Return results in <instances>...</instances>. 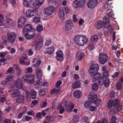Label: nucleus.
Segmentation results:
<instances>
[{"mask_svg": "<svg viewBox=\"0 0 123 123\" xmlns=\"http://www.w3.org/2000/svg\"><path fill=\"white\" fill-rule=\"evenodd\" d=\"M87 39L86 37L83 35V37H82V39L80 40V42L78 44V45L82 46L87 43Z\"/></svg>", "mask_w": 123, "mask_h": 123, "instance_id": "nucleus-17", "label": "nucleus"}, {"mask_svg": "<svg viewBox=\"0 0 123 123\" xmlns=\"http://www.w3.org/2000/svg\"><path fill=\"white\" fill-rule=\"evenodd\" d=\"M21 94L20 91L18 89H15L13 90V92H12L11 97L13 98H17Z\"/></svg>", "mask_w": 123, "mask_h": 123, "instance_id": "nucleus-15", "label": "nucleus"}, {"mask_svg": "<svg viewBox=\"0 0 123 123\" xmlns=\"http://www.w3.org/2000/svg\"><path fill=\"white\" fill-rule=\"evenodd\" d=\"M92 90L95 91H97L98 89V84L97 83H94L92 86Z\"/></svg>", "mask_w": 123, "mask_h": 123, "instance_id": "nucleus-35", "label": "nucleus"}, {"mask_svg": "<svg viewBox=\"0 0 123 123\" xmlns=\"http://www.w3.org/2000/svg\"><path fill=\"white\" fill-rule=\"evenodd\" d=\"M82 92L79 90H76L73 93L74 96L77 98H79L82 95Z\"/></svg>", "mask_w": 123, "mask_h": 123, "instance_id": "nucleus-27", "label": "nucleus"}, {"mask_svg": "<svg viewBox=\"0 0 123 123\" xmlns=\"http://www.w3.org/2000/svg\"><path fill=\"white\" fill-rule=\"evenodd\" d=\"M13 68L16 70L19 69L18 65L17 64H14L13 66Z\"/></svg>", "mask_w": 123, "mask_h": 123, "instance_id": "nucleus-62", "label": "nucleus"}, {"mask_svg": "<svg viewBox=\"0 0 123 123\" xmlns=\"http://www.w3.org/2000/svg\"><path fill=\"white\" fill-rule=\"evenodd\" d=\"M103 21L99 20L97 21L95 24V26L97 29H99L102 28L105 25V27L107 23L110 21V18L105 16L103 18Z\"/></svg>", "mask_w": 123, "mask_h": 123, "instance_id": "nucleus-1", "label": "nucleus"}, {"mask_svg": "<svg viewBox=\"0 0 123 123\" xmlns=\"http://www.w3.org/2000/svg\"><path fill=\"white\" fill-rule=\"evenodd\" d=\"M74 107V105L73 103H72L70 106L68 105H66V103L65 105V108L66 111L68 112H70L72 110Z\"/></svg>", "mask_w": 123, "mask_h": 123, "instance_id": "nucleus-21", "label": "nucleus"}, {"mask_svg": "<svg viewBox=\"0 0 123 123\" xmlns=\"http://www.w3.org/2000/svg\"><path fill=\"white\" fill-rule=\"evenodd\" d=\"M73 26L72 22L71 20H68L66 22L65 27L66 30H70Z\"/></svg>", "mask_w": 123, "mask_h": 123, "instance_id": "nucleus-13", "label": "nucleus"}, {"mask_svg": "<svg viewBox=\"0 0 123 123\" xmlns=\"http://www.w3.org/2000/svg\"><path fill=\"white\" fill-rule=\"evenodd\" d=\"M42 58H38L36 63H35L33 66L35 67H38L41 62Z\"/></svg>", "mask_w": 123, "mask_h": 123, "instance_id": "nucleus-38", "label": "nucleus"}, {"mask_svg": "<svg viewBox=\"0 0 123 123\" xmlns=\"http://www.w3.org/2000/svg\"><path fill=\"white\" fill-rule=\"evenodd\" d=\"M101 101V99L99 98H97L96 99V100L94 101L92 103H94L96 105V106L98 107L99 104V102H100Z\"/></svg>", "mask_w": 123, "mask_h": 123, "instance_id": "nucleus-47", "label": "nucleus"}, {"mask_svg": "<svg viewBox=\"0 0 123 123\" xmlns=\"http://www.w3.org/2000/svg\"><path fill=\"white\" fill-rule=\"evenodd\" d=\"M103 75L105 78H106L109 75V71H106L103 72Z\"/></svg>", "mask_w": 123, "mask_h": 123, "instance_id": "nucleus-51", "label": "nucleus"}, {"mask_svg": "<svg viewBox=\"0 0 123 123\" xmlns=\"http://www.w3.org/2000/svg\"><path fill=\"white\" fill-rule=\"evenodd\" d=\"M98 36L97 35H94L92 36L91 37V40L92 41H97L98 40Z\"/></svg>", "mask_w": 123, "mask_h": 123, "instance_id": "nucleus-40", "label": "nucleus"}, {"mask_svg": "<svg viewBox=\"0 0 123 123\" xmlns=\"http://www.w3.org/2000/svg\"><path fill=\"white\" fill-rule=\"evenodd\" d=\"M62 10L65 13V14H68L70 11V10L67 7H64L62 8Z\"/></svg>", "mask_w": 123, "mask_h": 123, "instance_id": "nucleus-44", "label": "nucleus"}, {"mask_svg": "<svg viewBox=\"0 0 123 123\" xmlns=\"http://www.w3.org/2000/svg\"><path fill=\"white\" fill-rule=\"evenodd\" d=\"M34 12L31 9H28L25 11V15L28 18H30L34 16Z\"/></svg>", "mask_w": 123, "mask_h": 123, "instance_id": "nucleus-16", "label": "nucleus"}, {"mask_svg": "<svg viewBox=\"0 0 123 123\" xmlns=\"http://www.w3.org/2000/svg\"><path fill=\"white\" fill-rule=\"evenodd\" d=\"M32 25L28 24L25 25L22 29V33L23 34L33 32L35 31L34 28H32Z\"/></svg>", "mask_w": 123, "mask_h": 123, "instance_id": "nucleus-3", "label": "nucleus"}, {"mask_svg": "<svg viewBox=\"0 0 123 123\" xmlns=\"http://www.w3.org/2000/svg\"><path fill=\"white\" fill-rule=\"evenodd\" d=\"M8 41L10 43L13 44L15 41L16 39V35L13 32L8 31L7 33Z\"/></svg>", "mask_w": 123, "mask_h": 123, "instance_id": "nucleus-2", "label": "nucleus"}, {"mask_svg": "<svg viewBox=\"0 0 123 123\" xmlns=\"http://www.w3.org/2000/svg\"><path fill=\"white\" fill-rule=\"evenodd\" d=\"M38 93L39 95L43 96L46 93V91L44 89H42L39 91Z\"/></svg>", "mask_w": 123, "mask_h": 123, "instance_id": "nucleus-45", "label": "nucleus"}, {"mask_svg": "<svg viewBox=\"0 0 123 123\" xmlns=\"http://www.w3.org/2000/svg\"><path fill=\"white\" fill-rule=\"evenodd\" d=\"M30 94V97L32 99H34L36 98L37 93L33 89L31 90Z\"/></svg>", "mask_w": 123, "mask_h": 123, "instance_id": "nucleus-26", "label": "nucleus"}, {"mask_svg": "<svg viewBox=\"0 0 123 123\" xmlns=\"http://www.w3.org/2000/svg\"><path fill=\"white\" fill-rule=\"evenodd\" d=\"M98 3L97 0H89L87 3V5L88 8H93L98 5Z\"/></svg>", "mask_w": 123, "mask_h": 123, "instance_id": "nucleus-9", "label": "nucleus"}, {"mask_svg": "<svg viewBox=\"0 0 123 123\" xmlns=\"http://www.w3.org/2000/svg\"><path fill=\"white\" fill-rule=\"evenodd\" d=\"M99 67L97 64H93L91 65L88 69V71L90 74L97 72L98 71Z\"/></svg>", "mask_w": 123, "mask_h": 123, "instance_id": "nucleus-8", "label": "nucleus"}, {"mask_svg": "<svg viewBox=\"0 0 123 123\" xmlns=\"http://www.w3.org/2000/svg\"><path fill=\"white\" fill-rule=\"evenodd\" d=\"M97 98V95L96 94L94 95V92L92 91H91L90 92V94L88 96V99L90 100L92 103H93L94 101Z\"/></svg>", "mask_w": 123, "mask_h": 123, "instance_id": "nucleus-12", "label": "nucleus"}, {"mask_svg": "<svg viewBox=\"0 0 123 123\" xmlns=\"http://www.w3.org/2000/svg\"><path fill=\"white\" fill-rule=\"evenodd\" d=\"M26 70L28 73H30L32 72L33 69L31 67H30L27 68Z\"/></svg>", "mask_w": 123, "mask_h": 123, "instance_id": "nucleus-61", "label": "nucleus"}, {"mask_svg": "<svg viewBox=\"0 0 123 123\" xmlns=\"http://www.w3.org/2000/svg\"><path fill=\"white\" fill-rule=\"evenodd\" d=\"M82 37H83V35H78L74 37V41L76 44L78 45L79 43L80 42V40L82 39Z\"/></svg>", "mask_w": 123, "mask_h": 123, "instance_id": "nucleus-24", "label": "nucleus"}, {"mask_svg": "<svg viewBox=\"0 0 123 123\" xmlns=\"http://www.w3.org/2000/svg\"><path fill=\"white\" fill-rule=\"evenodd\" d=\"M16 99V101L17 103L19 104L23 103H24L25 100V97L23 95L19 96Z\"/></svg>", "mask_w": 123, "mask_h": 123, "instance_id": "nucleus-22", "label": "nucleus"}, {"mask_svg": "<svg viewBox=\"0 0 123 123\" xmlns=\"http://www.w3.org/2000/svg\"><path fill=\"white\" fill-rule=\"evenodd\" d=\"M85 3V0H75L72 2V5H74L76 6V8L78 7L81 8L84 6Z\"/></svg>", "mask_w": 123, "mask_h": 123, "instance_id": "nucleus-6", "label": "nucleus"}, {"mask_svg": "<svg viewBox=\"0 0 123 123\" xmlns=\"http://www.w3.org/2000/svg\"><path fill=\"white\" fill-rule=\"evenodd\" d=\"M104 84V86L106 88H107L110 84V80L108 78H105Z\"/></svg>", "mask_w": 123, "mask_h": 123, "instance_id": "nucleus-30", "label": "nucleus"}, {"mask_svg": "<svg viewBox=\"0 0 123 123\" xmlns=\"http://www.w3.org/2000/svg\"><path fill=\"white\" fill-rule=\"evenodd\" d=\"M44 0H35L36 3H33L32 5L31 4L30 8H32L34 11L36 10L41 6L42 5Z\"/></svg>", "mask_w": 123, "mask_h": 123, "instance_id": "nucleus-5", "label": "nucleus"}, {"mask_svg": "<svg viewBox=\"0 0 123 123\" xmlns=\"http://www.w3.org/2000/svg\"><path fill=\"white\" fill-rule=\"evenodd\" d=\"M43 41L42 40H37L34 41L33 45L35 46V49L36 50H40L42 47Z\"/></svg>", "mask_w": 123, "mask_h": 123, "instance_id": "nucleus-7", "label": "nucleus"}, {"mask_svg": "<svg viewBox=\"0 0 123 123\" xmlns=\"http://www.w3.org/2000/svg\"><path fill=\"white\" fill-rule=\"evenodd\" d=\"M26 38L27 39H30L32 38L35 34V31L33 32H30L25 33L23 34Z\"/></svg>", "mask_w": 123, "mask_h": 123, "instance_id": "nucleus-20", "label": "nucleus"}, {"mask_svg": "<svg viewBox=\"0 0 123 123\" xmlns=\"http://www.w3.org/2000/svg\"><path fill=\"white\" fill-rule=\"evenodd\" d=\"M81 83L79 80L75 81L74 82L72 85V88L74 89H75L78 88L80 86Z\"/></svg>", "mask_w": 123, "mask_h": 123, "instance_id": "nucleus-28", "label": "nucleus"}, {"mask_svg": "<svg viewBox=\"0 0 123 123\" xmlns=\"http://www.w3.org/2000/svg\"><path fill=\"white\" fill-rule=\"evenodd\" d=\"M82 52H79L78 53L77 55H78V60H81L82 58Z\"/></svg>", "mask_w": 123, "mask_h": 123, "instance_id": "nucleus-49", "label": "nucleus"}, {"mask_svg": "<svg viewBox=\"0 0 123 123\" xmlns=\"http://www.w3.org/2000/svg\"><path fill=\"white\" fill-rule=\"evenodd\" d=\"M43 28L42 25L38 24L36 29V31L38 32H40L43 30Z\"/></svg>", "mask_w": 123, "mask_h": 123, "instance_id": "nucleus-43", "label": "nucleus"}, {"mask_svg": "<svg viewBox=\"0 0 123 123\" xmlns=\"http://www.w3.org/2000/svg\"><path fill=\"white\" fill-rule=\"evenodd\" d=\"M22 70L20 68L17 70V74L18 76L20 75L21 73Z\"/></svg>", "mask_w": 123, "mask_h": 123, "instance_id": "nucleus-63", "label": "nucleus"}, {"mask_svg": "<svg viewBox=\"0 0 123 123\" xmlns=\"http://www.w3.org/2000/svg\"><path fill=\"white\" fill-rule=\"evenodd\" d=\"M46 42L45 45L48 46L51 44V40L49 38H47L46 39Z\"/></svg>", "mask_w": 123, "mask_h": 123, "instance_id": "nucleus-50", "label": "nucleus"}, {"mask_svg": "<svg viewBox=\"0 0 123 123\" xmlns=\"http://www.w3.org/2000/svg\"><path fill=\"white\" fill-rule=\"evenodd\" d=\"M29 77L30 74H25L23 75L22 76V78L25 82H26V83H28L29 80Z\"/></svg>", "mask_w": 123, "mask_h": 123, "instance_id": "nucleus-37", "label": "nucleus"}, {"mask_svg": "<svg viewBox=\"0 0 123 123\" xmlns=\"http://www.w3.org/2000/svg\"><path fill=\"white\" fill-rule=\"evenodd\" d=\"M105 28H109L108 30V32L110 33H111L113 30V28H112V25H110V24L109 23V22L107 23V25H106V26Z\"/></svg>", "mask_w": 123, "mask_h": 123, "instance_id": "nucleus-32", "label": "nucleus"}, {"mask_svg": "<svg viewBox=\"0 0 123 123\" xmlns=\"http://www.w3.org/2000/svg\"><path fill=\"white\" fill-rule=\"evenodd\" d=\"M25 118L26 121H30V120L32 119V117L27 115H25Z\"/></svg>", "mask_w": 123, "mask_h": 123, "instance_id": "nucleus-58", "label": "nucleus"}, {"mask_svg": "<svg viewBox=\"0 0 123 123\" xmlns=\"http://www.w3.org/2000/svg\"><path fill=\"white\" fill-rule=\"evenodd\" d=\"M65 15V13L62 10H60L59 12V16L60 18L63 20L64 18V16Z\"/></svg>", "mask_w": 123, "mask_h": 123, "instance_id": "nucleus-34", "label": "nucleus"}, {"mask_svg": "<svg viewBox=\"0 0 123 123\" xmlns=\"http://www.w3.org/2000/svg\"><path fill=\"white\" fill-rule=\"evenodd\" d=\"M52 15L53 13L56 11L55 7L54 6H50L48 7Z\"/></svg>", "mask_w": 123, "mask_h": 123, "instance_id": "nucleus-39", "label": "nucleus"}, {"mask_svg": "<svg viewBox=\"0 0 123 123\" xmlns=\"http://www.w3.org/2000/svg\"><path fill=\"white\" fill-rule=\"evenodd\" d=\"M43 12L46 15L49 16L51 15L48 7L45 9Z\"/></svg>", "mask_w": 123, "mask_h": 123, "instance_id": "nucleus-41", "label": "nucleus"}, {"mask_svg": "<svg viewBox=\"0 0 123 123\" xmlns=\"http://www.w3.org/2000/svg\"><path fill=\"white\" fill-rule=\"evenodd\" d=\"M26 19L23 16L20 17L18 19V27L21 28L25 24L26 22Z\"/></svg>", "mask_w": 123, "mask_h": 123, "instance_id": "nucleus-11", "label": "nucleus"}, {"mask_svg": "<svg viewBox=\"0 0 123 123\" xmlns=\"http://www.w3.org/2000/svg\"><path fill=\"white\" fill-rule=\"evenodd\" d=\"M34 0H24L23 4L24 6L26 7H30L31 3Z\"/></svg>", "mask_w": 123, "mask_h": 123, "instance_id": "nucleus-23", "label": "nucleus"}, {"mask_svg": "<svg viewBox=\"0 0 123 123\" xmlns=\"http://www.w3.org/2000/svg\"><path fill=\"white\" fill-rule=\"evenodd\" d=\"M91 101L89 100L86 101L84 104V107L86 109H88L90 107L91 105Z\"/></svg>", "mask_w": 123, "mask_h": 123, "instance_id": "nucleus-36", "label": "nucleus"}, {"mask_svg": "<svg viewBox=\"0 0 123 123\" xmlns=\"http://www.w3.org/2000/svg\"><path fill=\"white\" fill-rule=\"evenodd\" d=\"M105 78L104 76H100V77L98 79V82L99 85H102L103 84L105 79Z\"/></svg>", "mask_w": 123, "mask_h": 123, "instance_id": "nucleus-33", "label": "nucleus"}, {"mask_svg": "<svg viewBox=\"0 0 123 123\" xmlns=\"http://www.w3.org/2000/svg\"><path fill=\"white\" fill-rule=\"evenodd\" d=\"M36 78L39 79L41 78L42 75V70L39 68L37 69L36 70Z\"/></svg>", "mask_w": 123, "mask_h": 123, "instance_id": "nucleus-19", "label": "nucleus"}, {"mask_svg": "<svg viewBox=\"0 0 123 123\" xmlns=\"http://www.w3.org/2000/svg\"><path fill=\"white\" fill-rule=\"evenodd\" d=\"M101 123H108V122L106 118H104L102 119Z\"/></svg>", "mask_w": 123, "mask_h": 123, "instance_id": "nucleus-64", "label": "nucleus"}, {"mask_svg": "<svg viewBox=\"0 0 123 123\" xmlns=\"http://www.w3.org/2000/svg\"><path fill=\"white\" fill-rule=\"evenodd\" d=\"M13 20L10 18L7 19L6 20V23L8 24H11L12 23Z\"/></svg>", "mask_w": 123, "mask_h": 123, "instance_id": "nucleus-55", "label": "nucleus"}, {"mask_svg": "<svg viewBox=\"0 0 123 123\" xmlns=\"http://www.w3.org/2000/svg\"><path fill=\"white\" fill-rule=\"evenodd\" d=\"M108 56L104 53H100L99 55V62L102 65H104L108 60Z\"/></svg>", "mask_w": 123, "mask_h": 123, "instance_id": "nucleus-4", "label": "nucleus"}, {"mask_svg": "<svg viewBox=\"0 0 123 123\" xmlns=\"http://www.w3.org/2000/svg\"><path fill=\"white\" fill-rule=\"evenodd\" d=\"M62 84V82L60 80L58 81L55 84L56 87H59Z\"/></svg>", "mask_w": 123, "mask_h": 123, "instance_id": "nucleus-59", "label": "nucleus"}, {"mask_svg": "<svg viewBox=\"0 0 123 123\" xmlns=\"http://www.w3.org/2000/svg\"><path fill=\"white\" fill-rule=\"evenodd\" d=\"M88 49L90 50H92L94 48V44L92 43L89 44L88 46Z\"/></svg>", "mask_w": 123, "mask_h": 123, "instance_id": "nucleus-57", "label": "nucleus"}, {"mask_svg": "<svg viewBox=\"0 0 123 123\" xmlns=\"http://www.w3.org/2000/svg\"><path fill=\"white\" fill-rule=\"evenodd\" d=\"M90 75L92 77H93L92 81V82H95L98 80L101 75V74L99 72H96L94 73L90 74Z\"/></svg>", "mask_w": 123, "mask_h": 123, "instance_id": "nucleus-14", "label": "nucleus"}, {"mask_svg": "<svg viewBox=\"0 0 123 123\" xmlns=\"http://www.w3.org/2000/svg\"><path fill=\"white\" fill-rule=\"evenodd\" d=\"M73 120L74 122H78L79 121V119L78 118V116L77 114L75 115L73 117Z\"/></svg>", "mask_w": 123, "mask_h": 123, "instance_id": "nucleus-53", "label": "nucleus"}, {"mask_svg": "<svg viewBox=\"0 0 123 123\" xmlns=\"http://www.w3.org/2000/svg\"><path fill=\"white\" fill-rule=\"evenodd\" d=\"M116 87L118 90H120L122 88V85L121 83L118 82L116 84Z\"/></svg>", "mask_w": 123, "mask_h": 123, "instance_id": "nucleus-52", "label": "nucleus"}, {"mask_svg": "<svg viewBox=\"0 0 123 123\" xmlns=\"http://www.w3.org/2000/svg\"><path fill=\"white\" fill-rule=\"evenodd\" d=\"M7 71L8 73H9L10 74L13 73L14 72V71L13 70L12 68V67L10 68Z\"/></svg>", "mask_w": 123, "mask_h": 123, "instance_id": "nucleus-60", "label": "nucleus"}, {"mask_svg": "<svg viewBox=\"0 0 123 123\" xmlns=\"http://www.w3.org/2000/svg\"><path fill=\"white\" fill-rule=\"evenodd\" d=\"M35 76L33 74H30V77L29 79L28 83L30 84H32L35 82L34 78Z\"/></svg>", "mask_w": 123, "mask_h": 123, "instance_id": "nucleus-29", "label": "nucleus"}, {"mask_svg": "<svg viewBox=\"0 0 123 123\" xmlns=\"http://www.w3.org/2000/svg\"><path fill=\"white\" fill-rule=\"evenodd\" d=\"M56 54L55 57L58 61L62 62L64 60L63 54L62 50H58L56 52Z\"/></svg>", "mask_w": 123, "mask_h": 123, "instance_id": "nucleus-10", "label": "nucleus"}, {"mask_svg": "<svg viewBox=\"0 0 123 123\" xmlns=\"http://www.w3.org/2000/svg\"><path fill=\"white\" fill-rule=\"evenodd\" d=\"M33 20L34 22L36 23H38L40 21V19L39 17L35 16L33 18Z\"/></svg>", "mask_w": 123, "mask_h": 123, "instance_id": "nucleus-46", "label": "nucleus"}, {"mask_svg": "<svg viewBox=\"0 0 123 123\" xmlns=\"http://www.w3.org/2000/svg\"><path fill=\"white\" fill-rule=\"evenodd\" d=\"M54 50V49L53 47H51L50 48L47 49L44 51L45 54H48L50 55L53 53Z\"/></svg>", "mask_w": 123, "mask_h": 123, "instance_id": "nucleus-25", "label": "nucleus"}, {"mask_svg": "<svg viewBox=\"0 0 123 123\" xmlns=\"http://www.w3.org/2000/svg\"><path fill=\"white\" fill-rule=\"evenodd\" d=\"M97 107L96 106L95 107L93 106H91L90 107V110L92 112L94 111L97 110Z\"/></svg>", "mask_w": 123, "mask_h": 123, "instance_id": "nucleus-56", "label": "nucleus"}, {"mask_svg": "<svg viewBox=\"0 0 123 123\" xmlns=\"http://www.w3.org/2000/svg\"><path fill=\"white\" fill-rule=\"evenodd\" d=\"M16 86L18 89H21L23 88V85L21 78L18 79L16 82Z\"/></svg>", "mask_w": 123, "mask_h": 123, "instance_id": "nucleus-18", "label": "nucleus"}, {"mask_svg": "<svg viewBox=\"0 0 123 123\" xmlns=\"http://www.w3.org/2000/svg\"><path fill=\"white\" fill-rule=\"evenodd\" d=\"M117 120V118L116 117L114 116H113L111 118V123H118L117 122H115Z\"/></svg>", "mask_w": 123, "mask_h": 123, "instance_id": "nucleus-54", "label": "nucleus"}, {"mask_svg": "<svg viewBox=\"0 0 123 123\" xmlns=\"http://www.w3.org/2000/svg\"><path fill=\"white\" fill-rule=\"evenodd\" d=\"M113 106H117L118 107H119V102L118 99H116L113 101Z\"/></svg>", "mask_w": 123, "mask_h": 123, "instance_id": "nucleus-31", "label": "nucleus"}, {"mask_svg": "<svg viewBox=\"0 0 123 123\" xmlns=\"http://www.w3.org/2000/svg\"><path fill=\"white\" fill-rule=\"evenodd\" d=\"M4 18L2 15L0 14V26H2L3 25L4 22Z\"/></svg>", "mask_w": 123, "mask_h": 123, "instance_id": "nucleus-48", "label": "nucleus"}, {"mask_svg": "<svg viewBox=\"0 0 123 123\" xmlns=\"http://www.w3.org/2000/svg\"><path fill=\"white\" fill-rule=\"evenodd\" d=\"M113 100L111 99L109 100L107 104V107L108 108L110 109L113 106Z\"/></svg>", "mask_w": 123, "mask_h": 123, "instance_id": "nucleus-42", "label": "nucleus"}]
</instances>
